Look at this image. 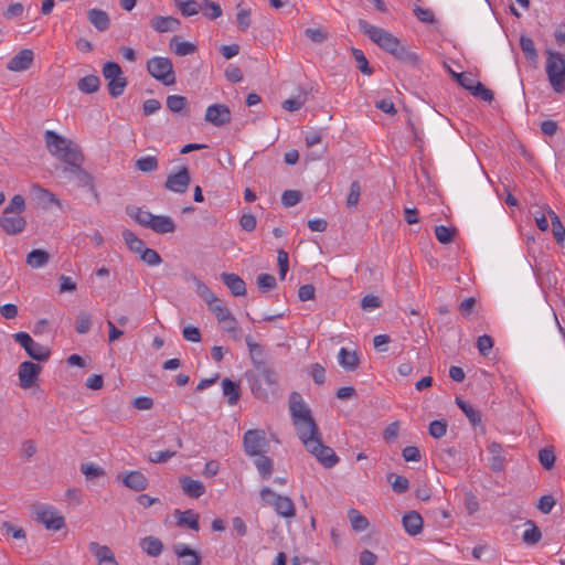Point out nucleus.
Wrapping results in <instances>:
<instances>
[{
    "label": "nucleus",
    "instance_id": "obj_40",
    "mask_svg": "<svg viewBox=\"0 0 565 565\" xmlns=\"http://www.w3.org/2000/svg\"><path fill=\"white\" fill-rule=\"evenodd\" d=\"M456 404L465 413L472 426L476 427L481 423L480 413L472 405L462 401L461 398H456Z\"/></svg>",
    "mask_w": 565,
    "mask_h": 565
},
{
    "label": "nucleus",
    "instance_id": "obj_46",
    "mask_svg": "<svg viewBox=\"0 0 565 565\" xmlns=\"http://www.w3.org/2000/svg\"><path fill=\"white\" fill-rule=\"evenodd\" d=\"M92 327V316L86 311H79L76 317L75 330L79 334H85Z\"/></svg>",
    "mask_w": 565,
    "mask_h": 565
},
{
    "label": "nucleus",
    "instance_id": "obj_15",
    "mask_svg": "<svg viewBox=\"0 0 565 565\" xmlns=\"http://www.w3.org/2000/svg\"><path fill=\"white\" fill-rule=\"evenodd\" d=\"M191 182L189 169L181 167L177 172L170 173L166 180V188L174 193H184Z\"/></svg>",
    "mask_w": 565,
    "mask_h": 565
},
{
    "label": "nucleus",
    "instance_id": "obj_54",
    "mask_svg": "<svg viewBox=\"0 0 565 565\" xmlns=\"http://www.w3.org/2000/svg\"><path fill=\"white\" fill-rule=\"evenodd\" d=\"M256 282L262 291H269L276 287V278L270 274L258 275Z\"/></svg>",
    "mask_w": 565,
    "mask_h": 565
},
{
    "label": "nucleus",
    "instance_id": "obj_64",
    "mask_svg": "<svg viewBox=\"0 0 565 565\" xmlns=\"http://www.w3.org/2000/svg\"><path fill=\"white\" fill-rule=\"evenodd\" d=\"M305 34L315 43H322L327 39V32L322 29L308 28Z\"/></svg>",
    "mask_w": 565,
    "mask_h": 565
},
{
    "label": "nucleus",
    "instance_id": "obj_5",
    "mask_svg": "<svg viewBox=\"0 0 565 565\" xmlns=\"http://www.w3.org/2000/svg\"><path fill=\"white\" fill-rule=\"evenodd\" d=\"M545 72L553 90L565 93V56L556 51H546Z\"/></svg>",
    "mask_w": 565,
    "mask_h": 565
},
{
    "label": "nucleus",
    "instance_id": "obj_31",
    "mask_svg": "<svg viewBox=\"0 0 565 565\" xmlns=\"http://www.w3.org/2000/svg\"><path fill=\"white\" fill-rule=\"evenodd\" d=\"M254 465L263 479H268L274 471V461L265 454L254 457Z\"/></svg>",
    "mask_w": 565,
    "mask_h": 565
},
{
    "label": "nucleus",
    "instance_id": "obj_9",
    "mask_svg": "<svg viewBox=\"0 0 565 565\" xmlns=\"http://www.w3.org/2000/svg\"><path fill=\"white\" fill-rule=\"evenodd\" d=\"M67 167L63 169V174L76 182L79 188L86 189L90 194L95 203L99 202L98 192L94 184L93 177L81 168L82 162L66 163Z\"/></svg>",
    "mask_w": 565,
    "mask_h": 565
},
{
    "label": "nucleus",
    "instance_id": "obj_39",
    "mask_svg": "<svg viewBox=\"0 0 565 565\" xmlns=\"http://www.w3.org/2000/svg\"><path fill=\"white\" fill-rule=\"evenodd\" d=\"M547 214L551 217L554 238L559 245H563L565 242V227L563 226L559 217L555 214V212L552 209H547Z\"/></svg>",
    "mask_w": 565,
    "mask_h": 565
},
{
    "label": "nucleus",
    "instance_id": "obj_6",
    "mask_svg": "<svg viewBox=\"0 0 565 565\" xmlns=\"http://www.w3.org/2000/svg\"><path fill=\"white\" fill-rule=\"evenodd\" d=\"M259 498L263 503L269 505L278 516L287 520L295 518L296 507L289 497L281 495L269 487H263L259 490Z\"/></svg>",
    "mask_w": 565,
    "mask_h": 565
},
{
    "label": "nucleus",
    "instance_id": "obj_61",
    "mask_svg": "<svg viewBox=\"0 0 565 565\" xmlns=\"http://www.w3.org/2000/svg\"><path fill=\"white\" fill-rule=\"evenodd\" d=\"M209 308L215 315L218 322L225 321L226 318L232 315L231 311L224 307L218 299L217 302L212 303Z\"/></svg>",
    "mask_w": 565,
    "mask_h": 565
},
{
    "label": "nucleus",
    "instance_id": "obj_21",
    "mask_svg": "<svg viewBox=\"0 0 565 565\" xmlns=\"http://www.w3.org/2000/svg\"><path fill=\"white\" fill-rule=\"evenodd\" d=\"M33 58V51L30 49H24L9 61L7 68L12 72L25 71L31 66Z\"/></svg>",
    "mask_w": 565,
    "mask_h": 565
},
{
    "label": "nucleus",
    "instance_id": "obj_34",
    "mask_svg": "<svg viewBox=\"0 0 565 565\" xmlns=\"http://www.w3.org/2000/svg\"><path fill=\"white\" fill-rule=\"evenodd\" d=\"M50 255L43 249H33L26 255V264L32 268H41L49 263Z\"/></svg>",
    "mask_w": 565,
    "mask_h": 565
},
{
    "label": "nucleus",
    "instance_id": "obj_26",
    "mask_svg": "<svg viewBox=\"0 0 565 565\" xmlns=\"http://www.w3.org/2000/svg\"><path fill=\"white\" fill-rule=\"evenodd\" d=\"M221 279L233 296L239 297L246 294V284L238 275L225 273L221 275Z\"/></svg>",
    "mask_w": 565,
    "mask_h": 565
},
{
    "label": "nucleus",
    "instance_id": "obj_58",
    "mask_svg": "<svg viewBox=\"0 0 565 565\" xmlns=\"http://www.w3.org/2000/svg\"><path fill=\"white\" fill-rule=\"evenodd\" d=\"M277 264L279 267V277L280 279H285L289 268V256L284 249H280L277 253Z\"/></svg>",
    "mask_w": 565,
    "mask_h": 565
},
{
    "label": "nucleus",
    "instance_id": "obj_48",
    "mask_svg": "<svg viewBox=\"0 0 565 565\" xmlns=\"http://www.w3.org/2000/svg\"><path fill=\"white\" fill-rule=\"evenodd\" d=\"M140 258L149 266H158L161 264L162 259L159 253L152 248L143 247L139 253Z\"/></svg>",
    "mask_w": 565,
    "mask_h": 565
},
{
    "label": "nucleus",
    "instance_id": "obj_38",
    "mask_svg": "<svg viewBox=\"0 0 565 565\" xmlns=\"http://www.w3.org/2000/svg\"><path fill=\"white\" fill-rule=\"evenodd\" d=\"M174 2L184 17H192L202 12V2L199 3L194 0H174Z\"/></svg>",
    "mask_w": 565,
    "mask_h": 565
},
{
    "label": "nucleus",
    "instance_id": "obj_49",
    "mask_svg": "<svg viewBox=\"0 0 565 565\" xmlns=\"http://www.w3.org/2000/svg\"><path fill=\"white\" fill-rule=\"evenodd\" d=\"M198 295L207 303L210 307L212 303L217 302V297L212 290L201 280L195 281Z\"/></svg>",
    "mask_w": 565,
    "mask_h": 565
},
{
    "label": "nucleus",
    "instance_id": "obj_42",
    "mask_svg": "<svg viewBox=\"0 0 565 565\" xmlns=\"http://www.w3.org/2000/svg\"><path fill=\"white\" fill-rule=\"evenodd\" d=\"M135 166L137 170L150 173L158 169V160L154 156H145L137 159Z\"/></svg>",
    "mask_w": 565,
    "mask_h": 565
},
{
    "label": "nucleus",
    "instance_id": "obj_13",
    "mask_svg": "<svg viewBox=\"0 0 565 565\" xmlns=\"http://www.w3.org/2000/svg\"><path fill=\"white\" fill-rule=\"evenodd\" d=\"M13 339L36 361H44L49 358L50 351L46 347L35 342L29 333L20 331L13 334Z\"/></svg>",
    "mask_w": 565,
    "mask_h": 565
},
{
    "label": "nucleus",
    "instance_id": "obj_57",
    "mask_svg": "<svg viewBox=\"0 0 565 565\" xmlns=\"http://www.w3.org/2000/svg\"><path fill=\"white\" fill-rule=\"evenodd\" d=\"M470 92L473 96L479 97L484 102L490 103L493 99V93L480 82H477Z\"/></svg>",
    "mask_w": 565,
    "mask_h": 565
},
{
    "label": "nucleus",
    "instance_id": "obj_20",
    "mask_svg": "<svg viewBox=\"0 0 565 565\" xmlns=\"http://www.w3.org/2000/svg\"><path fill=\"white\" fill-rule=\"evenodd\" d=\"M31 194L33 195V199L44 209H47L51 205L61 207L60 199L54 193L39 184L31 185Z\"/></svg>",
    "mask_w": 565,
    "mask_h": 565
},
{
    "label": "nucleus",
    "instance_id": "obj_59",
    "mask_svg": "<svg viewBox=\"0 0 565 565\" xmlns=\"http://www.w3.org/2000/svg\"><path fill=\"white\" fill-rule=\"evenodd\" d=\"M539 460L545 469H552L555 462V455L553 450L543 448L539 452Z\"/></svg>",
    "mask_w": 565,
    "mask_h": 565
},
{
    "label": "nucleus",
    "instance_id": "obj_22",
    "mask_svg": "<svg viewBox=\"0 0 565 565\" xmlns=\"http://www.w3.org/2000/svg\"><path fill=\"white\" fill-rule=\"evenodd\" d=\"M338 363L347 372H353L360 364V355L355 350L341 348L338 353Z\"/></svg>",
    "mask_w": 565,
    "mask_h": 565
},
{
    "label": "nucleus",
    "instance_id": "obj_35",
    "mask_svg": "<svg viewBox=\"0 0 565 565\" xmlns=\"http://www.w3.org/2000/svg\"><path fill=\"white\" fill-rule=\"evenodd\" d=\"M348 518L351 524V527L355 532H364L367 530L370 523L369 520L362 515L356 509H350L348 511Z\"/></svg>",
    "mask_w": 565,
    "mask_h": 565
},
{
    "label": "nucleus",
    "instance_id": "obj_33",
    "mask_svg": "<svg viewBox=\"0 0 565 565\" xmlns=\"http://www.w3.org/2000/svg\"><path fill=\"white\" fill-rule=\"evenodd\" d=\"M222 392L227 397L230 405H235L239 399V385L230 379H223Z\"/></svg>",
    "mask_w": 565,
    "mask_h": 565
},
{
    "label": "nucleus",
    "instance_id": "obj_23",
    "mask_svg": "<svg viewBox=\"0 0 565 565\" xmlns=\"http://www.w3.org/2000/svg\"><path fill=\"white\" fill-rule=\"evenodd\" d=\"M150 26L158 33L173 32L180 26V21L173 17L154 15L150 20Z\"/></svg>",
    "mask_w": 565,
    "mask_h": 565
},
{
    "label": "nucleus",
    "instance_id": "obj_29",
    "mask_svg": "<svg viewBox=\"0 0 565 565\" xmlns=\"http://www.w3.org/2000/svg\"><path fill=\"white\" fill-rule=\"evenodd\" d=\"M491 455L490 467L493 471H501L504 468L505 458L502 446L498 443H491L488 447Z\"/></svg>",
    "mask_w": 565,
    "mask_h": 565
},
{
    "label": "nucleus",
    "instance_id": "obj_32",
    "mask_svg": "<svg viewBox=\"0 0 565 565\" xmlns=\"http://www.w3.org/2000/svg\"><path fill=\"white\" fill-rule=\"evenodd\" d=\"M89 22L98 30L105 31L109 26V18L107 13L99 9H90L87 13Z\"/></svg>",
    "mask_w": 565,
    "mask_h": 565
},
{
    "label": "nucleus",
    "instance_id": "obj_43",
    "mask_svg": "<svg viewBox=\"0 0 565 565\" xmlns=\"http://www.w3.org/2000/svg\"><path fill=\"white\" fill-rule=\"evenodd\" d=\"M122 238L126 243V245L128 246V248L131 250V252H135V253H140L141 249L145 247V243L142 239H140L139 237H137L131 231L129 230H125L122 232Z\"/></svg>",
    "mask_w": 565,
    "mask_h": 565
},
{
    "label": "nucleus",
    "instance_id": "obj_16",
    "mask_svg": "<svg viewBox=\"0 0 565 565\" xmlns=\"http://www.w3.org/2000/svg\"><path fill=\"white\" fill-rule=\"evenodd\" d=\"M204 119L215 127H222L231 121V110L226 105L213 104L207 107Z\"/></svg>",
    "mask_w": 565,
    "mask_h": 565
},
{
    "label": "nucleus",
    "instance_id": "obj_55",
    "mask_svg": "<svg viewBox=\"0 0 565 565\" xmlns=\"http://www.w3.org/2000/svg\"><path fill=\"white\" fill-rule=\"evenodd\" d=\"M352 54L354 60L358 63V68L365 75L372 74V68L369 65V62L364 55V53L359 49H353Z\"/></svg>",
    "mask_w": 565,
    "mask_h": 565
},
{
    "label": "nucleus",
    "instance_id": "obj_41",
    "mask_svg": "<svg viewBox=\"0 0 565 565\" xmlns=\"http://www.w3.org/2000/svg\"><path fill=\"white\" fill-rule=\"evenodd\" d=\"M99 85L100 82L96 75L84 76L77 83L78 89L85 94L95 93L99 88Z\"/></svg>",
    "mask_w": 565,
    "mask_h": 565
},
{
    "label": "nucleus",
    "instance_id": "obj_44",
    "mask_svg": "<svg viewBox=\"0 0 565 565\" xmlns=\"http://www.w3.org/2000/svg\"><path fill=\"white\" fill-rule=\"evenodd\" d=\"M520 46H521V50L523 51L525 57L529 61H532V62L536 61L537 52L535 49V44L531 38H529L526 35H522L520 38Z\"/></svg>",
    "mask_w": 565,
    "mask_h": 565
},
{
    "label": "nucleus",
    "instance_id": "obj_36",
    "mask_svg": "<svg viewBox=\"0 0 565 565\" xmlns=\"http://www.w3.org/2000/svg\"><path fill=\"white\" fill-rule=\"evenodd\" d=\"M170 46L178 56H186L193 54L196 50V46L193 43L188 41H180L177 36L171 39Z\"/></svg>",
    "mask_w": 565,
    "mask_h": 565
},
{
    "label": "nucleus",
    "instance_id": "obj_19",
    "mask_svg": "<svg viewBox=\"0 0 565 565\" xmlns=\"http://www.w3.org/2000/svg\"><path fill=\"white\" fill-rule=\"evenodd\" d=\"M89 552L95 556L97 565H119L114 552L107 546L97 542L88 544Z\"/></svg>",
    "mask_w": 565,
    "mask_h": 565
},
{
    "label": "nucleus",
    "instance_id": "obj_2",
    "mask_svg": "<svg viewBox=\"0 0 565 565\" xmlns=\"http://www.w3.org/2000/svg\"><path fill=\"white\" fill-rule=\"evenodd\" d=\"M359 29L377 46L392 54L396 58L404 62L417 61L416 54L408 51L396 36H394L385 29L373 25L362 19L359 20Z\"/></svg>",
    "mask_w": 565,
    "mask_h": 565
},
{
    "label": "nucleus",
    "instance_id": "obj_63",
    "mask_svg": "<svg viewBox=\"0 0 565 565\" xmlns=\"http://www.w3.org/2000/svg\"><path fill=\"white\" fill-rule=\"evenodd\" d=\"M554 505H555V499L552 495L546 494V495L541 497L536 507L542 513L547 514L552 511Z\"/></svg>",
    "mask_w": 565,
    "mask_h": 565
},
{
    "label": "nucleus",
    "instance_id": "obj_51",
    "mask_svg": "<svg viewBox=\"0 0 565 565\" xmlns=\"http://www.w3.org/2000/svg\"><path fill=\"white\" fill-rule=\"evenodd\" d=\"M202 13L206 18L214 20L222 15V9H221L220 4L216 2L203 0L202 1Z\"/></svg>",
    "mask_w": 565,
    "mask_h": 565
},
{
    "label": "nucleus",
    "instance_id": "obj_50",
    "mask_svg": "<svg viewBox=\"0 0 565 565\" xmlns=\"http://www.w3.org/2000/svg\"><path fill=\"white\" fill-rule=\"evenodd\" d=\"M186 104V98L181 95H169L167 97V107L172 113H181L185 108Z\"/></svg>",
    "mask_w": 565,
    "mask_h": 565
},
{
    "label": "nucleus",
    "instance_id": "obj_1",
    "mask_svg": "<svg viewBox=\"0 0 565 565\" xmlns=\"http://www.w3.org/2000/svg\"><path fill=\"white\" fill-rule=\"evenodd\" d=\"M292 423L297 430V435L303 444L307 451L326 468L334 467L339 457L332 448L326 446L321 440L319 428L311 416V411L301 401L300 396L294 394L289 405Z\"/></svg>",
    "mask_w": 565,
    "mask_h": 565
},
{
    "label": "nucleus",
    "instance_id": "obj_37",
    "mask_svg": "<svg viewBox=\"0 0 565 565\" xmlns=\"http://www.w3.org/2000/svg\"><path fill=\"white\" fill-rule=\"evenodd\" d=\"M236 10L237 28L241 31H246L252 24V9L238 3Z\"/></svg>",
    "mask_w": 565,
    "mask_h": 565
},
{
    "label": "nucleus",
    "instance_id": "obj_56",
    "mask_svg": "<svg viewBox=\"0 0 565 565\" xmlns=\"http://www.w3.org/2000/svg\"><path fill=\"white\" fill-rule=\"evenodd\" d=\"M429 435L433 438H441L447 433V423L445 420H433L428 427Z\"/></svg>",
    "mask_w": 565,
    "mask_h": 565
},
{
    "label": "nucleus",
    "instance_id": "obj_30",
    "mask_svg": "<svg viewBox=\"0 0 565 565\" xmlns=\"http://www.w3.org/2000/svg\"><path fill=\"white\" fill-rule=\"evenodd\" d=\"M140 547L149 556L157 557L162 553L163 544L154 536H146L140 540Z\"/></svg>",
    "mask_w": 565,
    "mask_h": 565
},
{
    "label": "nucleus",
    "instance_id": "obj_12",
    "mask_svg": "<svg viewBox=\"0 0 565 565\" xmlns=\"http://www.w3.org/2000/svg\"><path fill=\"white\" fill-rule=\"evenodd\" d=\"M243 445L245 454L255 457L266 452L268 443L265 431L262 429H249L244 434Z\"/></svg>",
    "mask_w": 565,
    "mask_h": 565
},
{
    "label": "nucleus",
    "instance_id": "obj_8",
    "mask_svg": "<svg viewBox=\"0 0 565 565\" xmlns=\"http://www.w3.org/2000/svg\"><path fill=\"white\" fill-rule=\"evenodd\" d=\"M148 73L166 86L175 83L172 62L168 57L153 56L147 62Z\"/></svg>",
    "mask_w": 565,
    "mask_h": 565
},
{
    "label": "nucleus",
    "instance_id": "obj_3",
    "mask_svg": "<svg viewBox=\"0 0 565 565\" xmlns=\"http://www.w3.org/2000/svg\"><path fill=\"white\" fill-rule=\"evenodd\" d=\"M25 211V200L22 195L15 194L3 209L0 217V228L8 235H18L26 227V220L22 215Z\"/></svg>",
    "mask_w": 565,
    "mask_h": 565
},
{
    "label": "nucleus",
    "instance_id": "obj_4",
    "mask_svg": "<svg viewBox=\"0 0 565 565\" xmlns=\"http://www.w3.org/2000/svg\"><path fill=\"white\" fill-rule=\"evenodd\" d=\"M45 141L49 151L65 163L83 162L84 158L78 147L61 135L47 130Z\"/></svg>",
    "mask_w": 565,
    "mask_h": 565
},
{
    "label": "nucleus",
    "instance_id": "obj_24",
    "mask_svg": "<svg viewBox=\"0 0 565 565\" xmlns=\"http://www.w3.org/2000/svg\"><path fill=\"white\" fill-rule=\"evenodd\" d=\"M402 523L406 533L412 536L419 534L423 530V519L416 511L405 513Z\"/></svg>",
    "mask_w": 565,
    "mask_h": 565
},
{
    "label": "nucleus",
    "instance_id": "obj_18",
    "mask_svg": "<svg viewBox=\"0 0 565 565\" xmlns=\"http://www.w3.org/2000/svg\"><path fill=\"white\" fill-rule=\"evenodd\" d=\"M179 558V565H200L201 554L184 543H177L172 547Z\"/></svg>",
    "mask_w": 565,
    "mask_h": 565
},
{
    "label": "nucleus",
    "instance_id": "obj_62",
    "mask_svg": "<svg viewBox=\"0 0 565 565\" xmlns=\"http://www.w3.org/2000/svg\"><path fill=\"white\" fill-rule=\"evenodd\" d=\"M301 194L296 190H287L281 195V202L285 206L290 207L299 203Z\"/></svg>",
    "mask_w": 565,
    "mask_h": 565
},
{
    "label": "nucleus",
    "instance_id": "obj_60",
    "mask_svg": "<svg viewBox=\"0 0 565 565\" xmlns=\"http://www.w3.org/2000/svg\"><path fill=\"white\" fill-rule=\"evenodd\" d=\"M477 348L481 355H488L493 348V340L490 335H480L477 340Z\"/></svg>",
    "mask_w": 565,
    "mask_h": 565
},
{
    "label": "nucleus",
    "instance_id": "obj_52",
    "mask_svg": "<svg viewBox=\"0 0 565 565\" xmlns=\"http://www.w3.org/2000/svg\"><path fill=\"white\" fill-rule=\"evenodd\" d=\"M81 471L86 477V479H89V480L99 478L105 475L104 469L93 462L83 463L81 466Z\"/></svg>",
    "mask_w": 565,
    "mask_h": 565
},
{
    "label": "nucleus",
    "instance_id": "obj_11",
    "mask_svg": "<svg viewBox=\"0 0 565 565\" xmlns=\"http://www.w3.org/2000/svg\"><path fill=\"white\" fill-rule=\"evenodd\" d=\"M34 519L50 531H60L65 526V518L52 505L41 504L36 507Z\"/></svg>",
    "mask_w": 565,
    "mask_h": 565
},
{
    "label": "nucleus",
    "instance_id": "obj_14",
    "mask_svg": "<svg viewBox=\"0 0 565 565\" xmlns=\"http://www.w3.org/2000/svg\"><path fill=\"white\" fill-rule=\"evenodd\" d=\"M277 381L278 375L275 371L268 367H263L252 383V392L257 398L266 399L268 397V393L262 387V384L271 387L276 385Z\"/></svg>",
    "mask_w": 565,
    "mask_h": 565
},
{
    "label": "nucleus",
    "instance_id": "obj_17",
    "mask_svg": "<svg viewBox=\"0 0 565 565\" xmlns=\"http://www.w3.org/2000/svg\"><path fill=\"white\" fill-rule=\"evenodd\" d=\"M41 366L36 363L24 361L19 366V381L22 388H30L38 381Z\"/></svg>",
    "mask_w": 565,
    "mask_h": 565
},
{
    "label": "nucleus",
    "instance_id": "obj_47",
    "mask_svg": "<svg viewBox=\"0 0 565 565\" xmlns=\"http://www.w3.org/2000/svg\"><path fill=\"white\" fill-rule=\"evenodd\" d=\"M530 527L523 532L522 539L529 545L536 544L541 540L540 529L531 521L526 523Z\"/></svg>",
    "mask_w": 565,
    "mask_h": 565
},
{
    "label": "nucleus",
    "instance_id": "obj_7",
    "mask_svg": "<svg viewBox=\"0 0 565 565\" xmlns=\"http://www.w3.org/2000/svg\"><path fill=\"white\" fill-rule=\"evenodd\" d=\"M130 215L134 220L143 227L151 228L158 234L172 233L175 230V223L172 217L168 215H153L147 210L137 207Z\"/></svg>",
    "mask_w": 565,
    "mask_h": 565
},
{
    "label": "nucleus",
    "instance_id": "obj_28",
    "mask_svg": "<svg viewBox=\"0 0 565 565\" xmlns=\"http://www.w3.org/2000/svg\"><path fill=\"white\" fill-rule=\"evenodd\" d=\"M180 486L183 492L191 498H199L204 493L203 483L190 477H181Z\"/></svg>",
    "mask_w": 565,
    "mask_h": 565
},
{
    "label": "nucleus",
    "instance_id": "obj_27",
    "mask_svg": "<svg viewBox=\"0 0 565 565\" xmlns=\"http://www.w3.org/2000/svg\"><path fill=\"white\" fill-rule=\"evenodd\" d=\"M122 483L135 491H142L147 488L148 481L140 471H129L124 475Z\"/></svg>",
    "mask_w": 565,
    "mask_h": 565
},
{
    "label": "nucleus",
    "instance_id": "obj_25",
    "mask_svg": "<svg viewBox=\"0 0 565 565\" xmlns=\"http://www.w3.org/2000/svg\"><path fill=\"white\" fill-rule=\"evenodd\" d=\"M174 518L177 520L178 526H188L191 530L198 532L200 530L199 525V514L189 509L185 511L175 510Z\"/></svg>",
    "mask_w": 565,
    "mask_h": 565
},
{
    "label": "nucleus",
    "instance_id": "obj_53",
    "mask_svg": "<svg viewBox=\"0 0 565 565\" xmlns=\"http://www.w3.org/2000/svg\"><path fill=\"white\" fill-rule=\"evenodd\" d=\"M222 324L223 330L230 334L235 340L239 339L238 332V323L233 315L226 318L225 321L220 322Z\"/></svg>",
    "mask_w": 565,
    "mask_h": 565
},
{
    "label": "nucleus",
    "instance_id": "obj_45",
    "mask_svg": "<svg viewBox=\"0 0 565 565\" xmlns=\"http://www.w3.org/2000/svg\"><path fill=\"white\" fill-rule=\"evenodd\" d=\"M435 236L440 244H449L452 242L456 230L445 225H438L435 227Z\"/></svg>",
    "mask_w": 565,
    "mask_h": 565
},
{
    "label": "nucleus",
    "instance_id": "obj_10",
    "mask_svg": "<svg viewBox=\"0 0 565 565\" xmlns=\"http://www.w3.org/2000/svg\"><path fill=\"white\" fill-rule=\"evenodd\" d=\"M102 73L104 78L107 81V87L110 96H120L127 86V79L124 76L119 64L115 62H106L103 66Z\"/></svg>",
    "mask_w": 565,
    "mask_h": 565
}]
</instances>
